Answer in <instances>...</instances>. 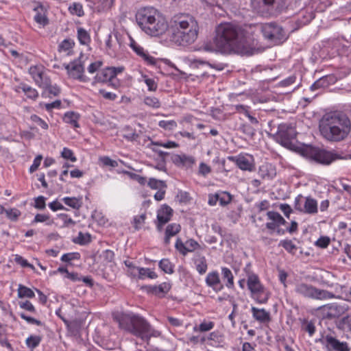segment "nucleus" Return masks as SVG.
<instances>
[{"mask_svg": "<svg viewBox=\"0 0 351 351\" xmlns=\"http://www.w3.org/2000/svg\"><path fill=\"white\" fill-rule=\"evenodd\" d=\"M319 130L322 136L330 142L345 140L351 131V121L341 111L327 113L319 121Z\"/></svg>", "mask_w": 351, "mask_h": 351, "instance_id": "f257e3e1", "label": "nucleus"}, {"mask_svg": "<svg viewBox=\"0 0 351 351\" xmlns=\"http://www.w3.org/2000/svg\"><path fill=\"white\" fill-rule=\"evenodd\" d=\"M199 25L189 14L180 13L170 21L171 41L176 44L193 43L198 36Z\"/></svg>", "mask_w": 351, "mask_h": 351, "instance_id": "f03ea898", "label": "nucleus"}, {"mask_svg": "<svg viewBox=\"0 0 351 351\" xmlns=\"http://www.w3.org/2000/svg\"><path fill=\"white\" fill-rule=\"evenodd\" d=\"M136 22L147 34L156 36L167 29V23L159 12L153 7L141 8L136 14Z\"/></svg>", "mask_w": 351, "mask_h": 351, "instance_id": "7ed1b4c3", "label": "nucleus"}, {"mask_svg": "<svg viewBox=\"0 0 351 351\" xmlns=\"http://www.w3.org/2000/svg\"><path fill=\"white\" fill-rule=\"evenodd\" d=\"M119 326L132 335L148 341L152 337H157L160 332L154 329L142 317L136 315L123 314L119 319Z\"/></svg>", "mask_w": 351, "mask_h": 351, "instance_id": "20e7f679", "label": "nucleus"}, {"mask_svg": "<svg viewBox=\"0 0 351 351\" xmlns=\"http://www.w3.org/2000/svg\"><path fill=\"white\" fill-rule=\"evenodd\" d=\"M265 48H255L252 45H204L194 50L215 52L223 55L238 54L241 56H252L263 51Z\"/></svg>", "mask_w": 351, "mask_h": 351, "instance_id": "39448f33", "label": "nucleus"}, {"mask_svg": "<svg viewBox=\"0 0 351 351\" xmlns=\"http://www.w3.org/2000/svg\"><path fill=\"white\" fill-rule=\"evenodd\" d=\"M239 29L231 23H221L215 28V40L216 44H230L237 40Z\"/></svg>", "mask_w": 351, "mask_h": 351, "instance_id": "423d86ee", "label": "nucleus"}, {"mask_svg": "<svg viewBox=\"0 0 351 351\" xmlns=\"http://www.w3.org/2000/svg\"><path fill=\"white\" fill-rule=\"evenodd\" d=\"M295 292L304 298L315 300H326L337 298L332 292L317 289L311 285L304 282H298L295 287Z\"/></svg>", "mask_w": 351, "mask_h": 351, "instance_id": "0eeeda50", "label": "nucleus"}, {"mask_svg": "<svg viewBox=\"0 0 351 351\" xmlns=\"http://www.w3.org/2000/svg\"><path fill=\"white\" fill-rule=\"evenodd\" d=\"M305 154L310 159L318 163L326 165H330L336 160L341 158L337 153L312 146L306 147Z\"/></svg>", "mask_w": 351, "mask_h": 351, "instance_id": "6e6552de", "label": "nucleus"}, {"mask_svg": "<svg viewBox=\"0 0 351 351\" xmlns=\"http://www.w3.org/2000/svg\"><path fill=\"white\" fill-rule=\"evenodd\" d=\"M297 132L295 128L289 123H282L278 126V132L274 135V138L285 147L291 148L294 146V141L296 138Z\"/></svg>", "mask_w": 351, "mask_h": 351, "instance_id": "1a4fd4ad", "label": "nucleus"}, {"mask_svg": "<svg viewBox=\"0 0 351 351\" xmlns=\"http://www.w3.org/2000/svg\"><path fill=\"white\" fill-rule=\"evenodd\" d=\"M316 343H322L326 351H350L351 348L346 341H341L336 337L330 335H322L315 339Z\"/></svg>", "mask_w": 351, "mask_h": 351, "instance_id": "9d476101", "label": "nucleus"}, {"mask_svg": "<svg viewBox=\"0 0 351 351\" xmlns=\"http://www.w3.org/2000/svg\"><path fill=\"white\" fill-rule=\"evenodd\" d=\"M261 32L269 41H285L287 38L283 29L276 23L261 24Z\"/></svg>", "mask_w": 351, "mask_h": 351, "instance_id": "9b49d317", "label": "nucleus"}, {"mask_svg": "<svg viewBox=\"0 0 351 351\" xmlns=\"http://www.w3.org/2000/svg\"><path fill=\"white\" fill-rule=\"evenodd\" d=\"M318 310L321 311L324 318L329 319L339 318L345 314L348 310V304H340L336 302L323 305L319 307Z\"/></svg>", "mask_w": 351, "mask_h": 351, "instance_id": "f8f14e48", "label": "nucleus"}, {"mask_svg": "<svg viewBox=\"0 0 351 351\" xmlns=\"http://www.w3.org/2000/svg\"><path fill=\"white\" fill-rule=\"evenodd\" d=\"M69 76L82 82H87L89 78L84 75V67L80 60H75L65 65Z\"/></svg>", "mask_w": 351, "mask_h": 351, "instance_id": "ddd939ff", "label": "nucleus"}, {"mask_svg": "<svg viewBox=\"0 0 351 351\" xmlns=\"http://www.w3.org/2000/svg\"><path fill=\"white\" fill-rule=\"evenodd\" d=\"M29 73L34 82L40 87L49 85V77L47 75L45 68L42 64L31 66L29 69Z\"/></svg>", "mask_w": 351, "mask_h": 351, "instance_id": "4468645a", "label": "nucleus"}, {"mask_svg": "<svg viewBox=\"0 0 351 351\" xmlns=\"http://www.w3.org/2000/svg\"><path fill=\"white\" fill-rule=\"evenodd\" d=\"M123 67H106L99 71L94 78V83L112 82L118 73L123 71Z\"/></svg>", "mask_w": 351, "mask_h": 351, "instance_id": "2eb2a0df", "label": "nucleus"}, {"mask_svg": "<svg viewBox=\"0 0 351 351\" xmlns=\"http://www.w3.org/2000/svg\"><path fill=\"white\" fill-rule=\"evenodd\" d=\"M175 248L183 256H186L189 252L203 249L198 242L193 239H188L184 243L180 238H177Z\"/></svg>", "mask_w": 351, "mask_h": 351, "instance_id": "dca6fc26", "label": "nucleus"}, {"mask_svg": "<svg viewBox=\"0 0 351 351\" xmlns=\"http://www.w3.org/2000/svg\"><path fill=\"white\" fill-rule=\"evenodd\" d=\"M173 215V210L172 208L164 204L162 206V207L158 210L157 213V230L158 231H161L162 229V226L169 222L171 218V216Z\"/></svg>", "mask_w": 351, "mask_h": 351, "instance_id": "f3484780", "label": "nucleus"}, {"mask_svg": "<svg viewBox=\"0 0 351 351\" xmlns=\"http://www.w3.org/2000/svg\"><path fill=\"white\" fill-rule=\"evenodd\" d=\"M208 287H211L215 292H219L223 289V285L221 282L219 273L217 271L209 272L205 279Z\"/></svg>", "mask_w": 351, "mask_h": 351, "instance_id": "a211bd4d", "label": "nucleus"}, {"mask_svg": "<svg viewBox=\"0 0 351 351\" xmlns=\"http://www.w3.org/2000/svg\"><path fill=\"white\" fill-rule=\"evenodd\" d=\"M228 158L229 160L234 162L237 166L241 170L251 171L254 169L252 161L245 156L239 155L237 157L229 156Z\"/></svg>", "mask_w": 351, "mask_h": 351, "instance_id": "6ab92c4d", "label": "nucleus"}, {"mask_svg": "<svg viewBox=\"0 0 351 351\" xmlns=\"http://www.w3.org/2000/svg\"><path fill=\"white\" fill-rule=\"evenodd\" d=\"M258 175L263 179L270 180L276 176V170L271 163L264 162L259 167Z\"/></svg>", "mask_w": 351, "mask_h": 351, "instance_id": "aec40b11", "label": "nucleus"}, {"mask_svg": "<svg viewBox=\"0 0 351 351\" xmlns=\"http://www.w3.org/2000/svg\"><path fill=\"white\" fill-rule=\"evenodd\" d=\"M36 12L34 16L35 21L42 26H45L49 23V20L46 16L47 9L40 3H37V6L34 8Z\"/></svg>", "mask_w": 351, "mask_h": 351, "instance_id": "412c9836", "label": "nucleus"}, {"mask_svg": "<svg viewBox=\"0 0 351 351\" xmlns=\"http://www.w3.org/2000/svg\"><path fill=\"white\" fill-rule=\"evenodd\" d=\"M250 295L251 298L258 304L267 303L270 297L269 291L265 287L250 292Z\"/></svg>", "mask_w": 351, "mask_h": 351, "instance_id": "4be33fe9", "label": "nucleus"}, {"mask_svg": "<svg viewBox=\"0 0 351 351\" xmlns=\"http://www.w3.org/2000/svg\"><path fill=\"white\" fill-rule=\"evenodd\" d=\"M253 317L261 323H267L271 321L269 312L264 308H258L252 306L251 308Z\"/></svg>", "mask_w": 351, "mask_h": 351, "instance_id": "5701e85b", "label": "nucleus"}, {"mask_svg": "<svg viewBox=\"0 0 351 351\" xmlns=\"http://www.w3.org/2000/svg\"><path fill=\"white\" fill-rule=\"evenodd\" d=\"M181 230V226L179 223H173L169 224L165 229L164 243L168 245L170 243V239L176 236Z\"/></svg>", "mask_w": 351, "mask_h": 351, "instance_id": "b1692460", "label": "nucleus"}, {"mask_svg": "<svg viewBox=\"0 0 351 351\" xmlns=\"http://www.w3.org/2000/svg\"><path fill=\"white\" fill-rule=\"evenodd\" d=\"M318 212L317 201L311 196L306 197L304 202L303 213L315 215Z\"/></svg>", "mask_w": 351, "mask_h": 351, "instance_id": "393cba45", "label": "nucleus"}, {"mask_svg": "<svg viewBox=\"0 0 351 351\" xmlns=\"http://www.w3.org/2000/svg\"><path fill=\"white\" fill-rule=\"evenodd\" d=\"M171 285L169 282H162L159 285H155L151 287V291L155 295L159 298H163L170 291Z\"/></svg>", "mask_w": 351, "mask_h": 351, "instance_id": "a878e982", "label": "nucleus"}, {"mask_svg": "<svg viewBox=\"0 0 351 351\" xmlns=\"http://www.w3.org/2000/svg\"><path fill=\"white\" fill-rule=\"evenodd\" d=\"M247 285L250 292L264 287L261 282L259 277L253 273L247 274Z\"/></svg>", "mask_w": 351, "mask_h": 351, "instance_id": "bb28decb", "label": "nucleus"}, {"mask_svg": "<svg viewBox=\"0 0 351 351\" xmlns=\"http://www.w3.org/2000/svg\"><path fill=\"white\" fill-rule=\"evenodd\" d=\"M131 48L136 53L138 56L141 57L145 62L151 65H155L156 59L149 56L147 51L141 45H130Z\"/></svg>", "mask_w": 351, "mask_h": 351, "instance_id": "cd10ccee", "label": "nucleus"}, {"mask_svg": "<svg viewBox=\"0 0 351 351\" xmlns=\"http://www.w3.org/2000/svg\"><path fill=\"white\" fill-rule=\"evenodd\" d=\"M174 162L187 168L191 167L195 163V159L192 156L186 154L176 155Z\"/></svg>", "mask_w": 351, "mask_h": 351, "instance_id": "c85d7f7f", "label": "nucleus"}, {"mask_svg": "<svg viewBox=\"0 0 351 351\" xmlns=\"http://www.w3.org/2000/svg\"><path fill=\"white\" fill-rule=\"evenodd\" d=\"M196 269L200 275L204 274L208 269V264L205 256L197 254L194 259Z\"/></svg>", "mask_w": 351, "mask_h": 351, "instance_id": "c756f323", "label": "nucleus"}, {"mask_svg": "<svg viewBox=\"0 0 351 351\" xmlns=\"http://www.w3.org/2000/svg\"><path fill=\"white\" fill-rule=\"evenodd\" d=\"M20 90H21L26 95V96L31 99L35 100L38 97V91L35 88L26 84H21L18 86L16 91L19 92Z\"/></svg>", "mask_w": 351, "mask_h": 351, "instance_id": "7c9ffc66", "label": "nucleus"}, {"mask_svg": "<svg viewBox=\"0 0 351 351\" xmlns=\"http://www.w3.org/2000/svg\"><path fill=\"white\" fill-rule=\"evenodd\" d=\"M221 276L223 280L226 282L225 285L228 289H232L234 286V276L231 270L226 267H221Z\"/></svg>", "mask_w": 351, "mask_h": 351, "instance_id": "2f4dec72", "label": "nucleus"}, {"mask_svg": "<svg viewBox=\"0 0 351 351\" xmlns=\"http://www.w3.org/2000/svg\"><path fill=\"white\" fill-rule=\"evenodd\" d=\"M137 277L140 280H144L146 278L150 279H155L158 277V275L152 269L149 268L139 267L137 269Z\"/></svg>", "mask_w": 351, "mask_h": 351, "instance_id": "473e14b6", "label": "nucleus"}, {"mask_svg": "<svg viewBox=\"0 0 351 351\" xmlns=\"http://www.w3.org/2000/svg\"><path fill=\"white\" fill-rule=\"evenodd\" d=\"M80 115L74 112H67L64 114L63 121L73 128H79L78 120Z\"/></svg>", "mask_w": 351, "mask_h": 351, "instance_id": "72a5a7b5", "label": "nucleus"}, {"mask_svg": "<svg viewBox=\"0 0 351 351\" xmlns=\"http://www.w3.org/2000/svg\"><path fill=\"white\" fill-rule=\"evenodd\" d=\"M62 202L68 206L77 210L81 208L82 205V198H77L75 197H65L62 198Z\"/></svg>", "mask_w": 351, "mask_h": 351, "instance_id": "f704fd0d", "label": "nucleus"}, {"mask_svg": "<svg viewBox=\"0 0 351 351\" xmlns=\"http://www.w3.org/2000/svg\"><path fill=\"white\" fill-rule=\"evenodd\" d=\"M35 294L34 292L29 287L23 285L21 284L19 285L18 288V297L20 298H34Z\"/></svg>", "mask_w": 351, "mask_h": 351, "instance_id": "c9c22d12", "label": "nucleus"}, {"mask_svg": "<svg viewBox=\"0 0 351 351\" xmlns=\"http://www.w3.org/2000/svg\"><path fill=\"white\" fill-rule=\"evenodd\" d=\"M189 60L190 62L191 66H192L196 63H199L200 64H207L210 67L215 69L216 70H218V71H222L224 69V66H225L223 64H211L208 61L204 60L203 59L191 58V59H189Z\"/></svg>", "mask_w": 351, "mask_h": 351, "instance_id": "e433bc0d", "label": "nucleus"}, {"mask_svg": "<svg viewBox=\"0 0 351 351\" xmlns=\"http://www.w3.org/2000/svg\"><path fill=\"white\" fill-rule=\"evenodd\" d=\"M158 266L161 270L167 274H171L174 271V265L168 258H162L160 260Z\"/></svg>", "mask_w": 351, "mask_h": 351, "instance_id": "4c0bfd02", "label": "nucleus"}, {"mask_svg": "<svg viewBox=\"0 0 351 351\" xmlns=\"http://www.w3.org/2000/svg\"><path fill=\"white\" fill-rule=\"evenodd\" d=\"M302 329L307 332L309 336H312L315 332V326L312 321L308 322L306 319H300Z\"/></svg>", "mask_w": 351, "mask_h": 351, "instance_id": "58836bf2", "label": "nucleus"}, {"mask_svg": "<svg viewBox=\"0 0 351 351\" xmlns=\"http://www.w3.org/2000/svg\"><path fill=\"white\" fill-rule=\"evenodd\" d=\"M147 185L149 188L154 190L166 189L167 187V185L165 181L157 180L153 178H149V181L147 182Z\"/></svg>", "mask_w": 351, "mask_h": 351, "instance_id": "ea45409f", "label": "nucleus"}, {"mask_svg": "<svg viewBox=\"0 0 351 351\" xmlns=\"http://www.w3.org/2000/svg\"><path fill=\"white\" fill-rule=\"evenodd\" d=\"M218 194V202L221 206H226L229 204L232 199V196L226 191H221L217 193Z\"/></svg>", "mask_w": 351, "mask_h": 351, "instance_id": "a19ab883", "label": "nucleus"}, {"mask_svg": "<svg viewBox=\"0 0 351 351\" xmlns=\"http://www.w3.org/2000/svg\"><path fill=\"white\" fill-rule=\"evenodd\" d=\"M267 215L269 219L275 222L278 226L285 225L287 223L285 219L277 212L269 211Z\"/></svg>", "mask_w": 351, "mask_h": 351, "instance_id": "79ce46f5", "label": "nucleus"}, {"mask_svg": "<svg viewBox=\"0 0 351 351\" xmlns=\"http://www.w3.org/2000/svg\"><path fill=\"white\" fill-rule=\"evenodd\" d=\"M329 85V82L328 80V77L324 76L320 77L319 80L315 81L310 87L311 90H316L321 88L327 87Z\"/></svg>", "mask_w": 351, "mask_h": 351, "instance_id": "37998d69", "label": "nucleus"}, {"mask_svg": "<svg viewBox=\"0 0 351 351\" xmlns=\"http://www.w3.org/2000/svg\"><path fill=\"white\" fill-rule=\"evenodd\" d=\"M114 36L117 38L118 44H135L133 38H131L128 33H123V34H115Z\"/></svg>", "mask_w": 351, "mask_h": 351, "instance_id": "c03bdc74", "label": "nucleus"}, {"mask_svg": "<svg viewBox=\"0 0 351 351\" xmlns=\"http://www.w3.org/2000/svg\"><path fill=\"white\" fill-rule=\"evenodd\" d=\"M41 337L36 335H31L26 339V345L30 349H34L40 343Z\"/></svg>", "mask_w": 351, "mask_h": 351, "instance_id": "a18cd8bd", "label": "nucleus"}, {"mask_svg": "<svg viewBox=\"0 0 351 351\" xmlns=\"http://www.w3.org/2000/svg\"><path fill=\"white\" fill-rule=\"evenodd\" d=\"M280 245L282 246L288 252L294 254L297 250L296 245L291 240H282L280 242Z\"/></svg>", "mask_w": 351, "mask_h": 351, "instance_id": "49530a36", "label": "nucleus"}, {"mask_svg": "<svg viewBox=\"0 0 351 351\" xmlns=\"http://www.w3.org/2000/svg\"><path fill=\"white\" fill-rule=\"evenodd\" d=\"M77 38L80 44H88L90 41L88 33L83 28L77 29Z\"/></svg>", "mask_w": 351, "mask_h": 351, "instance_id": "de8ad7c7", "label": "nucleus"}, {"mask_svg": "<svg viewBox=\"0 0 351 351\" xmlns=\"http://www.w3.org/2000/svg\"><path fill=\"white\" fill-rule=\"evenodd\" d=\"M144 104L153 108H159L161 105L159 99L155 97H145Z\"/></svg>", "mask_w": 351, "mask_h": 351, "instance_id": "09e8293b", "label": "nucleus"}, {"mask_svg": "<svg viewBox=\"0 0 351 351\" xmlns=\"http://www.w3.org/2000/svg\"><path fill=\"white\" fill-rule=\"evenodd\" d=\"M6 217L8 219L12 221H16L18 220L19 217L21 216V211L15 208L7 209L5 211Z\"/></svg>", "mask_w": 351, "mask_h": 351, "instance_id": "8fccbe9b", "label": "nucleus"}, {"mask_svg": "<svg viewBox=\"0 0 351 351\" xmlns=\"http://www.w3.org/2000/svg\"><path fill=\"white\" fill-rule=\"evenodd\" d=\"M69 10L72 14H75L77 16H82L84 14L82 5L79 3H73L69 6Z\"/></svg>", "mask_w": 351, "mask_h": 351, "instance_id": "3c124183", "label": "nucleus"}, {"mask_svg": "<svg viewBox=\"0 0 351 351\" xmlns=\"http://www.w3.org/2000/svg\"><path fill=\"white\" fill-rule=\"evenodd\" d=\"M89 1L91 4L90 5V7L97 12H101L104 10L106 8V5H104L105 1L104 0H87Z\"/></svg>", "mask_w": 351, "mask_h": 351, "instance_id": "603ef678", "label": "nucleus"}, {"mask_svg": "<svg viewBox=\"0 0 351 351\" xmlns=\"http://www.w3.org/2000/svg\"><path fill=\"white\" fill-rule=\"evenodd\" d=\"M215 324L213 322H202L198 327H194V331L206 332L213 328Z\"/></svg>", "mask_w": 351, "mask_h": 351, "instance_id": "864d4df0", "label": "nucleus"}, {"mask_svg": "<svg viewBox=\"0 0 351 351\" xmlns=\"http://www.w3.org/2000/svg\"><path fill=\"white\" fill-rule=\"evenodd\" d=\"M123 131L125 133L123 134V137L128 141H135L138 137L136 132L131 130L129 126L125 127Z\"/></svg>", "mask_w": 351, "mask_h": 351, "instance_id": "5fc2aeb1", "label": "nucleus"}, {"mask_svg": "<svg viewBox=\"0 0 351 351\" xmlns=\"http://www.w3.org/2000/svg\"><path fill=\"white\" fill-rule=\"evenodd\" d=\"M159 127L166 130H172L177 127V123L174 120L165 121L162 120L158 123Z\"/></svg>", "mask_w": 351, "mask_h": 351, "instance_id": "6e6d98bb", "label": "nucleus"}, {"mask_svg": "<svg viewBox=\"0 0 351 351\" xmlns=\"http://www.w3.org/2000/svg\"><path fill=\"white\" fill-rule=\"evenodd\" d=\"M99 161L104 167H117L118 166V162L116 160H112L108 156H101L99 158Z\"/></svg>", "mask_w": 351, "mask_h": 351, "instance_id": "4d7b16f0", "label": "nucleus"}, {"mask_svg": "<svg viewBox=\"0 0 351 351\" xmlns=\"http://www.w3.org/2000/svg\"><path fill=\"white\" fill-rule=\"evenodd\" d=\"M58 217L63 222V226L65 227H70L75 225V221H74L67 214L60 213Z\"/></svg>", "mask_w": 351, "mask_h": 351, "instance_id": "13d9d810", "label": "nucleus"}, {"mask_svg": "<svg viewBox=\"0 0 351 351\" xmlns=\"http://www.w3.org/2000/svg\"><path fill=\"white\" fill-rule=\"evenodd\" d=\"M80 258V254L78 252H70L64 254L61 257V261L66 263H69L73 260H78Z\"/></svg>", "mask_w": 351, "mask_h": 351, "instance_id": "bf43d9fd", "label": "nucleus"}, {"mask_svg": "<svg viewBox=\"0 0 351 351\" xmlns=\"http://www.w3.org/2000/svg\"><path fill=\"white\" fill-rule=\"evenodd\" d=\"M30 119L36 123L37 125H38L43 130H47L49 128V125L46 121H45L43 119H42L40 117L37 116L36 114H32L30 117Z\"/></svg>", "mask_w": 351, "mask_h": 351, "instance_id": "052dcab7", "label": "nucleus"}, {"mask_svg": "<svg viewBox=\"0 0 351 351\" xmlns=\"http://www.w3.org/2000/svg\"><path fill=\"white\" fill-rule=\"evenodd\" d=\"M41 88L47 90L49 94L53 95V96H58L60 93V89L58 86H56V85L52 86L51 84L50 79H49V85L46 86H41Z\"/></svg>", "mask_w": 351, "mask_h": 351, "instance_id": "680f3d73", "label": "nucleus"}, {"mask_svg": "<svg viewBox=\"0 0 351 351\" xmlns=\"http://www.w3.org/2000/svg\"><path fill=\"white\" fill-rule=\"evenodd\" d=\"M144 82L150 91H156L158 87L157 83L152 78H149L147 75H143Z\"/></svg>", "mask_w": 351, "mask_h": 351, "instance_id": "e2e57ef3", "label": "nucleus"}, {"mask_svg": "<svg viewBox=\"0 0 351 351\" xmlns=\"http://www.w3.org/2000/svg\"><path fill=\"white\" fill-rule=\"evenodd\" d=\"M124 263L125 266L128 268V273L129 275L132 277H136L137 276V269H138V267H136L132 262L130 261H125Z\"/></svg>", "mask_w": 351, "mask_h": 351, "instance_id": "0e129e2a", "label": "nucleus"}, {"mask_svg": "<svg viewBox=\"0 0 351 351\" xmlns=\"http://www.w3.org/2000/svg\"><path fill=\"white\" fill-rule=\"evenodd\" d=\"M61 156L65 159H69L72 162H75L77 158L73 155V152L71 149L64 147L62 151Z\"/></svg>", "mask_w": 351, "mask_h": 351, "instance_id": "69168bd1", "label": "nucleus"}, {"mask_svg": "<svg viewBox=\"0 0 351 351\" xmlns=\"http://www.w3.org/2000/svg\"><path fill=\"white\" fill-rule=\"evenodd\" d=\"M20 308L25 309L31 313H36V308L28 300L21 301L19 302Z\"/></svg>", "mask_w": 351, "mask_h": 351, "instance_id": "338daca9", "label": "nucleus"}, {"mask_svg": "<svg viewBox=\"0 0 351 351\" xmlns=\"http://www.w3.org/2000/svg\"><path fill=\"white\" fill-rule=\"evenodd\" d=\"M19 315L23 319L25 320L29 324H36L37 326L43 325V323L40 320H38V319H36L34 317H32L30 316H27L24 313H19Z\"/></svg>", "mask_w": 351, "mask_h": 351, "instance_id": "774afa93", "label": "nucleus"}]
</instances>
